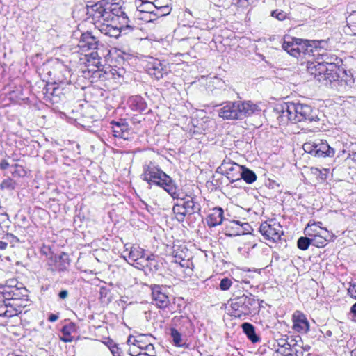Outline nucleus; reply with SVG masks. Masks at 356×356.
Listing matches in <instances>:
<instances>
[{
  "label": "nucleus",
  "mask_w": 356,
  "mask_h": 356,
  "mask_svg": "<svg viewBox=\"0 0 356 356\" xmlns=\"http://www.w3.org/2000/svg\"><path fill=\"white\" fill-rule=\"evenodd\" d=\"M86 20L92 23L102 34L111 38H118L122 31L133 30L134 27L126 24L128 17L122 6L117 3L101 0L85 7Z\"/></svg>",
  "instance_id": "obj_1"
},
{
  "label": "nucleus",
  "mask_w": 356,
  "mask_h": 356,
  "mask_svg": "<svg viewBox=\"0 0 356 356\" xmlns=\"http://www.w3.org/2000/svg\"><path fill=\"white\" fill-rule=\"evenodd\" d=\"M280 124L306 122L317 123L319 121L318 111L311 106L293 102H284L277 104L273 109Z\"/></svg>",
  "instance_id": "obj_2"
},
{
  "label": "nucleus",
  "mask_w": 356,
  "mask_h": 356,
  "mask_svg": "<svg viewBox=\"0 0 356 356\" xmlns=\"http://www.w3.org/2000/svg\"><path fill=\"white\" fill-rule=\"evenodd\" d=\"M314 71L316 79L320 82L324 81V85L327 86L337 83L341 88L346 90L352 87L354 83V79L352 75L348 74L346 70L343 67L333 65H314Z\"/></svg>",
  "instance_id": "obj_3"
},
{
  "label": "nucleus",
  "mask_w": 356,
  "mask_h": 356,
  "mask_svg": "<svg viewBox=\"0 0 356 356\" xmlns=\"http://www.w3.org/2000/svg\"><path fill=\"white\" fill-rule=\"evenodd\" d=\"M149 186L155 185L164 189L173 199H179V190L175 181L160 168L150 162L144 165L141 175Z\"/></svg>",
  "instance_id": "obj_4"
},
{
  "label": "nucleus",
  "mask_w": 356,
  "mask_h": 356,
  "mask_svg": "<svg viewBox=\"0 0 356 356\" xmlns=\"http://www.w3.org/2000/svg\"><path fill=\"white\" fill-rule=\"evenodd\" d=\"M218 110L219 117L224 120H243L259 111V106L251 101H227Z\"/></svg>",
  "instance_id": "obj_5"
},
{
  "label": "nucleus",
  "mask_w": 356,
  "mask_h": 356,
  "mask_svg": "<svg viewBox=\"0 0 356 356\" xmlns=\"http://www.w3.org/2000/svg\"><path fill=\"white\" fill-rule=\"evenodd\" d=\"M232 309V316L245 319L248 316L254 315L260 308L259 300L255 299L251 293L236 296L229 300Z\"/></svg>",
  "instance_id": "obj_6"
},
{
  "label": "nucleus",
  "mask_w": 356,
  "mask_h": 356,
  "mask_svg": "<svg viewBox=\"0 0 356 356\" xmlns=\"http://www.w3.org/2000/svg\"><path fill=\"white\" fill-rule=\"evenodd\" d=\"M302 148L306 153L318 158H332L335 154L334 149L331 147L327 141L323 140L306 142Z\"/></svg>",
  "instance_id": "obj_7"
},
{
  "label": "nucleus",
  "mask_w": 356,
  "mask_h": 356,
  "mask_svg": "<svg viewBox=\"0 0 356 356\" xmlns=\"http://www.w3.org/2000/svg\"><path fill=\"white\" fill-rule=\"evenodd\" d=\"M150 289L153 304L161 309L168 308L170 303L168 287L163 285L152 284Z\"/></svg>",
  "instance_id": "obj_8"
},
{
  "label": "nucleus",
  "mask_w": 356,
  "mask_h": 356,
  "mask_svg": "<svg viewBox=\"0 0 356 356\" xmlns=\"http://www.w3.org/2000/svg\"><path fill=\"white\" fill-rule=\"evenodd\" d=\"M306 42H309V40L285 37L282 44V48L291 56L298 57L300 56L301 51H305L304 46H306Z\"/></svg>",
  "instance_id": "obj_9"
},
{
  "label": "nucleus",
  "mask_w": 356,
  "mask_h": 356,
  "mask_svg": "<svg viewBox=\"0 0 356 356\" xmlns=\"http://www.w3.org/2000/svg\"><path fill=\"white\" fill-rule=\"evenodd\" d=\"M259 232L265 239L276 242L281 238V234H283L282 227L280 224H268L264 222L259 227Z\"/></svg>",
  "instance_id": "obj_10"
},
{
  "label": "nucleus",
  "mask_w": 356,
  "mask_h": 356,
  "mask_svg": "<svg viewBox=\"0 0 356 356\" xmlns=\"http://www.w3.org/2000/svg\"><path fill=\"white\" fill-rule=\"evenodd\" d=\"M146 67L148 74L154 76L157 80L162 79L164 74H168L166 65L157 58H151L148 60Z\"/></svg>",
  "instance_id": "obj_11"
},
{
  "label": "nucleus",
  "mask_w": 356,
  "mask_h": 356,
  "mask_svg": "<svg viewBox=\"0 0 356 356\" xmlns=\"http://www.w3.org/2000/svg\"><path fill=\"white\" fill-rule=\"evenodd\" d=\"M99 46L103 47V44L90 32L87 31L81 34L79 42V47L83 51L99 49Z\"/></svg>",
  "instance_id": "obj_12"
},
{
  "label": "nucleus",
  "mask_w": 356,
  "mask_h": 356,
  "mask_svg": "<svg viewBox=\"0 0 356 356\" xmlns=\"http://www.w3.org/2000/svg\"><path fill=\"white\" fill-rule=\"evenodd\" d=\"M112 125L113 135L124 140H129L130 136V130L129 124L124 119H120L119 121L113 120L111 122Z\"/></svg>",
  "instance_id": "obj_13"
},
{
  "label": "nucleus",
  "mask_w": 356,
  "mask_h": 356,
  "mask_svg": "<svg viewBox=\"0 0 356 356\" xmlns=\"http://www.w3.org/2000/svg\"><path fill=\"white\" fill-rule=\"evenodd\" d=\"M293 329L299 333H307L309 330V323L306 316L297 310L292 316Z\"/></svg>",
  "instance_id": "obj_14"
},
{
  "label": "nucleus",
  "mask_w": 356,
  "mask_h": 356,
  "mask_svg": "<svg viewBox=\"0 0 356 356\" xmlns=\"http://www.w3.org/2000/svg\"><path fill=\"white\" fill-rule=\"evenodd\" d=\"M316 56L318 60L316 65H333L337 67L343 65L342 59L330 52L323 51L322 53L316 54Z\"/></svg>",
  "instance_id": "obj_15"
},
{
  "label": "nucleus",
  "mask_w": 356,
  "mask_h": 356,
  "mask_svg": "<svg viewBox=\"0 0 356 356\" xmlns=\"http://www.w3.org/2000/svg\"><path fill=\"white\" fill-rule=\"evenodd\" d=\"M221 168H222L227 175V177L230 180V182H238L239 181V176L243 168V165H238L236 163H223Z\"/></svg>",
  "instance_id": "obj_16"
},
{
  "label": "nucleus",
  "mask_w": 356,
  "mask_h": 356,
  "mask_svg": "<svg viewBox=\"0 0 356 356\" xmlns=\"http://www.w3.org/2000/svg\"><path fill=\"white\" fill-rule=\"evenodd\" d=\"M224 210L222 208L218 207L211 210L210 213L206 218L207 223L209 227H214L221 225L224 220Z\"/></svg>",
  "instance_id": "obj_17"
},
{
  "label": "nucleus",
  "mask_w": 356,
  "mask_h": 356,
  "mask_svg": "<svg viewBox=\"0 0 356 356\" xmlns=\"http://www.w3.org/2000/svg\"><path fill=\"white\" fill-rule=\"evenodd\" d=\"M155 8V16L163 17L169 15L172 10L171 0H152Z\"/></svg>",
  "instance_id": "obj_18"
},
{
  "label": "nucleus",
  "mask_w": 356,
  "mask_h": 356,
  "mask_svg": "<svg viewBox=\"0 0 356 356\" xmlns=\"http://www.w3.org/2000/svg\"><path fill=\"white\" fill-rule=\"evenodd\" d=\"M129 107L134 111L142 113L147 108L145 100L139 95L131 96L127 102Z\"/></svg>",
  "instance_id": "obj_19"
},
{
  "label": "nucleus",
  "mask_w": 356,
  "mask_h": 356,
  "mask_svg": "<svg viewBox=\"0 0 356 356\" xmlns=\"http://www.w3.org/2000/svg\"><path fill=\"white\" fill-rule=\"evenodd\" d=\"M241 327L243 332L252 343H256L261 341L259 335L256 332L255 327L252 323L245 322L241 324Z\"/></svg>",
  "instance_id": "obj_20"
},
{
  "label": "nucleus",
  "mask_w": 356,
  "mask_h": 356,
  "mask_svg": "<svg viewBox=\"0 0 356 356\" xmlns=\"http://www.w3.org/2000/svg\"><path fill=\"white\" fill-rule=\"evenodd\" d=\"M346 25L343 26V31L348 35H356V11L351 12L346 17Z\"/></svg>",
  "instance_id": "obj_21"
},
{
  "label": "nucleus",
  "mask_w": 356,
  "mask_h": 356,
  "mask_svg": "<svg viewBox=\"0 0 356 356\" xmlns=\"http://www.w3.org/2000/svg\"><path fill=\"white\" fill-rule=\"evenodd\" d=\"M181 202H183L186 211L188 216L193 213H200L201 206L194 200L193 197H189L187 199L181 198Z\"/></svg>",
  "instance_id": "obj_22"
},
{
  "label": "nucleus",
  "mask_w": 356,
  "mask_h": 356,
  "mask_svg": "<svg viewBox=\"0 0 356 356\" xmlns=\"http://www.w3.org/2000/svg\"><path fill=\"white\" fill-rule=\"evenodd\" d=\"M305 51H312V53L317 52L320 53L321 51H325V48L327 47V42L326 40H312L309 42H306ZM314 56H316V54H314Z\"/></svg>",
  "instance_id": "obj_23"
},
{
  "label": "nucleus",
  "mask_w": 356,
  "mask_h": 356,
  "mask_svg": "<svg viewBox=\"0 0 356 356\" xmlns=\"http://www.w3.org/2000/svg\"><path fill=\"white\" fill-rule=\"evenodd\" d=\"M137 10L141 13H148L155 16V8L152 0H135Z\"/></svg>",
  "instance_id": "obj_24"
},
{
  "label": "nucleus",
  "mask_w": 356,
  "mask_h": 356,
  "mask_svg": "<svg viewBox=\"0 0 356 356\" xmlns=\"http://www.w3.org/2000/svg\"><path fill=\"white\" fill-rule=\"evenodd\" d=\"M312 245L317 248L325 247L327 241H329L330 234L327 229H325V232L322 234H312Z\"/></svg>",
  "instance_id": "obj_25"
},
{
  "label": "nucleus",
  "mask_w": 356,
  "mask_h": 356,
  "mask_svg": "<svg viewBox=\"0 0 356 356\" xmlns=\"http://www.w3.org/2000/svg\"><path fill=\"white\" fill-rule=\"evenodd\" d=\"M128 257L130 261L140 264L138 261L145 257V251L139 246L131 247Z\"/></svg>",
  "instance_id": "obj_26"
},
{
  "label": "nucleus",
  "mask_w": 356,
  "mask_h": 356,
  "mask_svg": "<svg viewBox=\"0 0 356 356\" xmlns=\"http://www.w3.org/2000/svg\"><path fill=\"white\" fill-rule=\"evenodd\" d=\"M257 177L253 170L243 165V168L239 176L238 181H241V180L243 179L247 184H251L257 180Z\"/></svg>",
  "instance_id": "obj_27"
},
{
  "label": "nucleus",
  "mask_w": 356,
  "mask_h": 356,
  "mask_svg": "<svg viewBox=\"0 0 356 356\" xmlns=\"http://www.w3.org/2000/svg\"><path fill=\"white\" fill-rule=\"evenodd\" d=\"M70 261L69 255L64 252H61L56 260L58 270L60 272L67 270L70 266Z\"/></svg>",
  "instance_id": "obj_28"
},
{
  "label": "nucleus",
  "mask_w": 356,
  "mask_h": 356,
  "mask_svg": "<svg viewBox=\"0 0 356 356\" xmlns=\"http://www.w3.org/2000/svg\"><path fill=\"white\" fill-rule=\"evenodd\" d=\"M240 222L239 220H229L226 224V235L229 236H240Z\"/></svg>",
  "instance_id": "obj_29"
},
{
  "label": "nucleus",
  "mask_w": 356,
  "mask_h": 356,
  "mask_svg": "<svg viewBox=\"0 0 356 356\" xmlns=\"http://www.w3.org/2000/svg\"><path fill=\"white\" fill-rule=\"evenodd\" d=\"M172 211L175 215L176 219L179 222H183L186 216L188 215L184 208V205L181 200L173 205Z\"/></svg>",
  "instance_id": "obj_30"
},
{
  "label": "nucleus",
  "mask_w": 356,
  "mask_h": 356,
  "mask_svg": "<svg viewBox=\"0 0 356 356\" xmlns=\"http://www.w3.org/2000/svg\"><path fill=\"white\" fill-rule=\"evenodd\" d=\"M169 334L172 339L174 346L177 347L188 348V345H186V343H181V334L176 328L171 327Z\"/></svg>",
  "instance_id": "obj_31"
},
{
  "label": "nucleus",
  "mask_w": 356,
  "mask_h": 356,
  "mask_svg": "<svg viewBox=\"0 0 356 356\" xmlns=\"http://www.w3.org/2000/svg\"><path fill=\"white\" fill-rule=\"evenodd\" d=\"M74 329L75 324L74 323H70L63 326L61 332L63 337L61 338V340L64 342H72L73 341V337L71 336V333Z\"/></svg>",
  "instance_id": "obj_32"
},
{
  "label": "nucleus",
  "mask_w": 356,
  "mask_h": 356,
  "mask_svg": "<svg viewBox=\"0 0 356 356\" xmlns=\"http://www.w3.org/2000/svg\"><path fill=\"white\" fill-rule=\"evenodd\" d=\"M3 298L6 300V304L8 305V310L13 312V316L18 315V314L22 312V308L23 307L22 305L18 304V302H15L9 300V298H6V293H3Z\"/></svg>",
  "instance_id": "obj_33"
},
{
  "label": "nucleus",
  "mask_w": 356,
  "mask_h": 356,
  "mask_svg": "<svg viewBox=\"0 0 356 356\" xmlns=\"http://www.w3.org/2000/svg\"><path fill=\"white\" fill-rule=\"evenodd\" d=\"M23 292L24 293L21 292L19 289H12L10 291H9L8 293V296H6V298H9V300L14 301L15 302H17L18 300H19L21 299V298L19 296V293L22 295V297H24V298L28 297L26 289H24ZM24 300H27V298H25Z\"/></svg>",
  "instance_id": "obj_34"
},
{
  "label": "nucleus",
  "mask_w": 356,
  "mask_h": 356,
  "mask_svg": "<svg viewBox=\"0 0 356 356\" xmlns=\"http://www.w3.org/2000/svg\"><path fill=\"white\" fill-rule=\"evenodd\" d=\"M99 50V49L92 50V51L89 54L88 58V61L92 63V64L96 66L98 69L103 66V65L101 64L102 56L100 55Z\"/></svg>",
  "instance_id": "obj_35"
},
{
  "label": "nucleus",
  "mask_w": 356,
  "mask_h": 356,
  "mask_svg": "<svg viewBox=\"0 0 356 356\" xmlns=\"http://www.w3.org/2000/svg\"><path fill=\"white\" fill-rule=\"evenodd\" d=\"M289 337L287 335H282L281 334H278L277 336V346L280 348H284V351L288 350V347H291L292 346V342L294 341L292 339L290 342L288 341Z\"/></svg>",
  "instance_id": "obj_36"
},
{
  "label": "nucleus",
  "mask_w": 356,
  "mask_h": 356,
  "mask_svg": "<svg viewBox=\"0 0 356 356\" xmlns=\"http://www.w3.org/2000/svg\"><path fill=\"white\" fill-rule=\"evenodd\" d=\"M295 341L296 343H293L290 348L288 347L287 351H283V354L295 356H303V350H302V348H299L298 341L296 340Z\"/></svg>",
  "instance_id": "obj_37"
},
{
  "label": "nucleus",
  "mask_w": 356,
  "mask_h": 356,
  "mask_svg": "<svg viewBox=\"0 0 356 356\" xmlns=\"http://www.w3.org/2000/svg\"><path fill=\"white\" fill-rule=\"evenodd\" d=\"M312 245L311 238L301 236L297 241V246L301 250H306Z\"/></svg>",
  "instance_id": "obj_38"
},
{
  "label": "nucleus",
  "mask_w": 356,
  "mask_h": 356,
  "mask_svg": "<svg viewBox=\"0 0 356 356\" xmlns=\"http://www.w3.org/2000/svg\"><path fill=\"white\" fill-rule=\"evenodd\" d=\"M6 300L5 298L3 300H0V316L3 317H13V312L8 311V305L6 304Z\"/></svg>",
  "instance_id": "obj_39"
},
{
  "label": "nucleus",
  "mask_w": 356,
  "mask_h": 356,
  "mask_svg": "<svg viewBox=\"0 0 356 356\" xmlns=\"http://www.w3.org/2000/svg\"><path fill=\"white\" fill-rule=\"evenodd\" d=\"M16 182L10 177L3 179L0 184V188L2 190H14Z\"/></svg>",
  "instance_id": "obj_40"
},
{
  "label": "nucleus",
  "mask_w": 356,
  "mask_h": 356,
  "mask_svg": "<svg viewBox=\"0 0 356 356\" xmlns=\"http://www.w3.org/2000/svg\"><path fill=\"white\" fill-rule=\"evenodd\" d=\"M145 260L149 263V264H147V266H149L150 271H152V273H156L158 271L159 268V265L158 262L154 260V254L147 256Z\"/></svg>",
  "instance_id": "obj_41"
},
{
  "label": "nucleus",
  "mask_w": 356,
  "mask_h": 356,
  "mask_svg": "<svg viewBox=\"0 0 356 356\" xmlns=\"http://www.w3.org/2000/svg\"><path fill=\"white\" fill-rule=\"evenodd\" d=\"M1 238L5 240L7 242V244H10L12 247L19 242V240L17 236L10 233L3 234Z\"/></svg>",
  "instance_id": "obj_42"
},
{
  "label": "nucleus",
  "mask_w": 356,
  "mask_h": 356,
  "mask_svg": "<svg viewBox=\"0 0 356 356\" xmlns=\"http://www.w3.org/2000/svg\"><path fill=\"white\" fill-rule=\"evenodd\" d=\"M323 225L322 222L321 221H318V222H312V220H310L307 225V226L305 227V230H304V233L305 234V235H308L309 236H312V233H311V231L312 230V227H318L319 228H321V229L324 230L325 229H323L321 227V225Z\"/></svg>",
  "instance_id": "obj_43"
},
{
  "label": "nucleus",
  "mask_w": 356,
  "mask_h": 356,
  "mask_svg": "<svg viewBox=\"0 0 356 356\" xmlns=\"http://www.w3.org/2000/svg\"><path fill=\"white\" fill-rule=\"evenodd\" d=\"M10 172L14 177H21L25 173L22 166L18 164L11 165Z\"/></svg>",
  "instance_id": "obj_44"
},
{
  "label": "nucleus",
  "mask_w": 356,
  "mask_h": 356,
  "mask_svg": "<svg viewBox=\"0 0 356 356\" xmlns=\"http://www.w3.org/2000/svg\"><path fill=\"white\" fill-rule=\"evenodd\" d=\"M43 90L45 91L46 95L49 94L52 97L58 96V91L59 88L54 86V84H47Z\"/></svg>",
  "instance_id": "obj_45"
},
{
  "label": "nucleus",
  "mask_w": 356,
  "mask_h": 356,
  "mask_svg": "<svg viewBox=\"0 0 356 356\" xmlns=\"http://www.w3.org/2000/svg\"><path fill=\"white\" fill-rule=\"evenodd\" d=\"M148 338L147 335L140 334L136 337L134 339L135 346H136L140 350L143 348L144 344H147L146 339Z\"/></svg>",
  "instance_id": "obj_46"
},
{
  "label": "nucleus",
  "mask_w": 356,
  "mask_h": 356,
  "mask_svg": "<svg viewBox=\"0 0 356 356\" xmlns=\"http://www.w3.org/2000/svg\"><path fill=\"white\" fill-rule=\"evenodd\" d=\"M270 15L280 21H283L288 18V14L286 12L279 9L273 10Z\"/></svg>",
  "instance_id": "obj_47"
},
{
  "label": "nucleus",
  "mask_w": 356,
  "mask_h": 356,
  "mask_svg": "<svg viewBox=\"0 0 356 356\" xmlns=\"http://www.w3.org/2000/svg\"><path fill=\"white\" fill-rule=\"evenodd\" d=\"M140 350L147 353L149 356H156L154 346L151 343L144 344L143 348Z\"/></svg>",
  "instance_id": "obj_48"
},
{
  "label": "nucleus",
  "mask_w": 356,
  "mask_h": 356,
  "mask_svg": "<svg viewBox=\"0 0 356 356\" xmlns=\"http://www.w3.org/2000/svg\"><path fill=\"white\" fill-rule=\"evenodd\" d=\"M240 235L250 234L253 230L252 227L248 222H240Z\"/></svg>",
  "instance_id": "obj_49"
},
{
  "label": "nucleus",
  "mask_w": 356,
  "mask_h": 356,
  "mask_svg": "<svg viewBox=\"0 0 356 356\" xmlns=\"http://www.w3.org/2000/svg\"><path fill=\"white\" fill-rule=\"evenodd\" d=\"M232 282L228 277H224L220 280L219 287L222 291L228 290L232 286Z\"/></svg>",
  "instance_id": "obj_50"
},
{
  "label": "nucleus",
  "mask_w": 356,
  "mask_h": 356,
  "mask_svg": "<svg viewBox=\"0 0 356 356\" xmlns=\"http://www.w3.org/2000/svg\"><path fill=\"white\" fill-rule=\"evenodd\" d=\"M348 294L353 298L356 299V282H350L348 288Z\"/></svg>",
  "instance_id": "obj_51"
},
{
  "label": "nucleus",
  "mask_w": 356,
  "mask_h": 356,
  "mask_svg": "<svg viewBox=\"0 0 356 356\" xmlns=\"http://www.w3.org/2000/svg\"><path fill=\"white\" fill-rule=\"evenodd\" d=\"M108 348L113 356H121L122 350L118 344L108 345Z\"/></svg>",
  "instance_id": "obj_52"
},
{
  "label": "nucleus",
  "mask_w": 356,
  "mask_h": 356,
  "mask_svg": "<svg viewBox=\"0 0 356 356\" xmlns=\"http://www.w3.org/2000/svg\"><path fill=\"white\" fill-rule=\"evenodd\" d=\"M58 298L60 300H65L69 296V292L66 289H62L58 294Z\"/></svg>",
  "instance_id": "obj_53"
},
{
  "label": "nucleus",
  "mask_w": 356,
  "mask_h": 356,
  "mask_svg": "<svg viewBox=\"0 0 356 356\" xmlns=\"http://www.w3.org/2000/svg\"><path fill=\"white\" fill-rule=\"evenodd\" d=\"M348 158H350L353 161L356 162V145L352 150L348 151Z\"/></svg>",
  "instance_id": "obj_54"
},
{
  "label": "nucleus",
  "mask_w": 356,
  "mask_h": 356,
  "mask_svg": "<svg viewBox=\"0 0 356 356\" xmlns=\"http://www.w3.org/2000/svg\"><path fill=\"white\" fill-rule=\"evenodd\" d=\"M11 165H10L9 163L5 159L2 160L0 163V169L1 170H6Z\"/></svg>",
  "instance_id": "obj_55"
},
{
  "label": "nucleus",
  "mask_w": 356,
  "mask_h": 356,
  "mask_svg": "<svg viewBox=\"0 0 356 356\" xmlns=\"http://www.w3.org/2000/svg\"><path fill=\"white\" fill-rule=\"evenodd\" d=\"M58 314H50L48 316L47 320L49 322H55L58 319Z\"/></svg>",
  "instance_id": "obj_56"
},
{
  "label": "nucleus",
  "mask_w": 356,
  "mask_h": 356,
  "mask_svg": "<svg viewBox=\"0 0 356 356\" xmlns=\"http://www.w3.org/2000/svg\"><path fill=\"white\" fill-rule=\"evenodd\" d=\"M137 349H138L137 347H130L128 350V353L131 356H135L139 353Z\"/></svg>",
  "instance_id": "obj_57"
},
{
  "label": "nucleus",
  "mask_w": 356,
  "mask_h": 356,
  "mask_svg": "<svg viewBox=\"0 0 356 356\" xmlns=\"http://www.w3.org/2000/svg\"><path fill=\"white\" fill-rule=\"evenodd\" d=\"M350 313L353 318L356 321V302L350 307Z\"/></svg>",
  "instance_id": "obj_58"
},
{
  "label": "nucleus",
  "mask_w": 356,
  "mask_h": 356,
  "mask_svg": "<svg viewBox=\"0 0 356 356\" xmlns=\"http://www.w3.org/2000/svg\"><path fill=\"white\" fill-rule=\"evenodd\" d=\"M8 246L7 242L5 240H0V250H4Z\"/></svg>",
  "instance_id": "obj_59"
},
{
  "label": "nucleus",
  "mask_w": 356,
  "mask_h": 356,
  "mask_svg": "<svg viewBox=\"0 0 356 356\" xmlns=\"http://www.w3.org/2000/svg\"><path fill=\"white\" fill-rule=\"evenodd\" d=\"M136 339V337H134L133 336H129L128 338V340H127V343L131 344L132 345L131 347H136L135 343H134V339Z\"/></svg>",
  "instance_id": "obj_60"
},
{
  "label": "nucleus",
  "mask_w": 356,
  "mask_h": 356,
  "mask_svg": "<svg viewBox=\"0 0 356 356\" xmlns=\"http://www.w3.org/2000/svg\"><path fill=\"white\" fill-rule=\"evenodd\" d=\"M299 348H302V350L304 351H309L311 349V346L309 345H305V346H300L299 345Z\"/></svg>",
  "instance_id": "obj_61"
},
{
  "label": "nucleus",
  "mask_w": 356,
  "mask_h": 356,
  "mask_svg": "<svg viewBox=\"0 0 356 356\" xmlns=\"http://www.w3.org/2000/svg\"><path fill=\"white\" fill-rule=\"evenodd\" d=\"M325 335L327 337H331L332 335V332L331 330H327L325 332Z\"/></svg>",
  "instance_id": "obj_62"
},
{
  "label": "nucleus",
  "mask_w": 356,
  "mask_h": 356,
  "mask_svg": "<svg viewBox=\"0 0 356 356\" xmlns=\"http://www.w3.org/2000/svg\"><path fill=\"white\" fill-rule=\"evenodd\" d=\"M113 344H116V343H114L111 339H108V341L106 343L107 346L108 347V345H113Z\"/></svg>",
  "instance_id": "obj_63"
},
{
  "label": "nucleus",
  "mask_w": 356,
  "mask_h": 356,
  "mask_svg": "<svg viewBox=\"0 0 356 356\" xmlns=\"http://www.w3.org/2000/svg\"><path fill=\"white\" fill-rule=\"evenodd\" d=\"M351 356H356V348L350 352Z\"/></svg>",
  "instance_id": "obj_64"
}]
</instances>
